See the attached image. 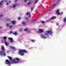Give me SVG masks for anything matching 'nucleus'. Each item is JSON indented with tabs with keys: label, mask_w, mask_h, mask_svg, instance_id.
<instances>
[{
	"label": "nucleus",
	"mask_w": 66,
	"mask_h": 66,
	"mask_svg": "<svg viewBox=\"0 0 66 66\" xmlns=\"http://www.w3.org/2000/svg\"><path fill=\"white\" fill-rule=\"evenodd\" d=\"M58 1H60V0H58Z\"/></svg>",
	"instance_id": "c03bdc74"
},
{
	"label": "nucleus",
	"mask_w": 66,
	"mask_h": 66,
	"mask_svg": "<svg viewBox=\"0 0 66 66\" xmlns=\"http://www.w3.org/2000/svg\"><path fill=\"white\" fill-rule=\"evenodd\" d=\"M11 23L13 24V25H15V21H12L11 22Z\"/></svg>",
	"instance_id": "a211bd4d"
},
{
	"label": "nucleus",
	"mask_w": 66,
	"mask_h": 66,
	"mask_svg": "<svg viewBox=\"0 0 66 66\" xmlns=\"http://www.w3.org/2000/svg\"><path fill=\"white\" fill-rule=\"evenodd\" d=\"M42 23H44V22L43 21H42Z\"/></svg>",
	"instance_id": "e433bc0d"
},
{
	"label": "nucleus",
	"mask_w": 66,
	"mask_h": 66,
	"mask_svg": "<svg viewBox=\"0 0 66 66\" xmlns=\"http://www.w3.org/2000/svg\"><path fill=\"white\" fill-rule=\"evenodd\" d=\"M31 42L32 43H34L35 42V40H33V39H31Z\"/></svg>",
	"instance_id": "5701e85b"
},
{
	"label": "nucleus",
	"mask_w": 66,
	"mask_h": 66,
	"mask_svg": "<svg viewBox=\"0 0 66 66\" xmlns=\"http://www.w3.org/2000/svg\"><path fill=\"white\" fill-rule=\"evenodd\" d=\"M3 40H2V42Z\"/></svg>",
	"instance_id": "a18cd8bd"
},
{
	"label": "nucleus",
	"mask_w": 66,
	"mask_h": 66,
	"mask_svg": "<svg viewBox=\"0 0 66 66\" xmlns=\"http://www.w3.org/2000/svg\"><path fill=\"white\" fill-rule=\"evenodd\" d=\"M45 34H46V35H48L49 34H52V32L51 30H48L46 32H45Z\"/></svg>",
	"instance_id": "20e7f679"
},
{
	"label": "nucleus",
	"mask_w": 66,
	"mask_h": 66,
	"mask_svg": "<svg viewBox=\"0 0 66 66\" xmlns=\"http://www.w3.org/2000/svg\"><path fill=\"white\" fill-rule=\"evenodd\" d=\"M4 43L5 44V45L6 46H8V43H7V42H6V40H4Z\"/></svg>",
	"instance_id": "f8f14e48"
},
{
	"label": "nucleus",
	"mask_w": 66,
	"mask_h": 66,
	"mask_svg": "<svg viewBox=\"0 0 66 66\" xmlns=\"http://www.w3.org/2000/svg\"><path fill=\"white\" fill-rule=\"evenodd\" d=\"M20 19H21V18H20V17H19L18 18V20H20Z\"/></svg>",
	"instance_id": "473e14b6"
},
{
	"label": "nucleus",
	"mask_w": 66,
	"mask_h": 66,
	"mask_svg": "<svg viewBox=\"0 0 66 66\" xmlns=\"http://www.w3.org/2000/svg\"><path fill=\"white\" fill-rule=\"evenodd\" d=\"M10 48H11V49H13V50H16V48H15L13 46H10Z\"/></svg>",
	"instance_id": "9d476101"
},
{
	"label": "nucleus",
	"mask_w": 66,
	"mask_h": 66,
	"mask_svg": "<svg viewBox=\"0 0 66 66\" xmlns=\"http://www.w3.org/2000/svg\"><path fill=\"white\" fill-rule=\"evenodd\" d=\"M8 4H9V3H6V5H8Z\"/></svg>",
	"instance_id": "4c0bfd02"
},
{
	"label": "nucleus",
	"mask_w": 66,
	"mask_h": 66,
	"mask_svg": "<svg viewBox=\"0 0 66 66\" xmlns=\"http://www.w3.org/2000/svg\"><path fill=\"white\" fill-rule=\"evenodd\" d=\"M61 13L62 14H63V12H61Z\"/></svg>",
	"instance_id": "a19ab883"
},
{
	"label": "nucleus",
	"mask_w": 66,
	"mask_h": 66,
	"mask_svg": "<svg viewBox=\"0 0 66 66\" xmlns=\"http://www.w3.org/2000/svg\"><path fill=\"white\" fill-rule=\"evenodd\" d=\"M29 28H27V29H24V31H27L28 30V29Z\"/></svg>",
	"instance_id": "a878e982"
},
{
	"label": "nucleus",
	"mask_w": 66,
	"mask_h": 66,
	"mask_svg": "<svg viewBox=\"0 0 66 66\" xmlns=\"http://www.w3.org/2000/svg\"><path fill=\"white\" fill-rule=\"evenodd\" d=\"M5 63L6 64H8V65H10L11 64V62L7 60H6L5 61Z\"/></svg>",
	"instance_id": "423d86ee"
},
{
	"label": "nucleus",
	"mask_w": 66,
	"mask_h": 66,
	"mask_svg": "<svg viewBox=\"0 0 66 66\" xmlns=\"http://www.w3.org/2000/svg\"><path fill=\"white\" fill-rule=\"evenodd\" d=\"M47 35H46L44 32V34H41L40 36L42 38H43V39H46L47 38Z\"/></svg>",
	"instance_id": "7ed1b4c3"
},
{
	"label": "nucleus",
	"mask_w": 66,
	"mask_h": 66,
	"mask_svg": "<svg viewBox=\"0 0 66 66\" xmlns=\"http://www.w3.org/2000/svg\"><path fill=\"white\" fill-rule=\"evenodd\" d=\"M27 15H29V17H30V15H31V14H30V12H27Z\"/></svg>",
	"instance_id": "dca6fc26"
},
{
	"label": "nucleus",
	"mask_w": 66,
	"mask_h": 66,
	"mask_svg": "<svg viewBox=\"0 0 66 66\" xmlns=\"http://www.w3.org/2000/svg\"><path fill=\"white\" fill-rule=\"evenodd\" d=\"M2 16H3V15H2V14L0 15V17H2Z\"/></svg>",
	"instance_id": "f704fd0d"
},
{
	"label": "nucleus",
	"mask_w": 66,
	"mask_h": 66,
	"mask_svg": "<svg viewBox=\"0 0 66 66\" xmlns=\"http://www.w3.org/2000/svg\"><path fill=\"white\" fill-rule=\"evenodd\" d=\"M5 55H6V54L4 52V53L3 54V56H5Z\"/></svg>",
	"instance_id": "bb28decb"
},
{
	"label": "nucleus",
	"mask_w": 66,
	"mask_h": 66,
	"mask_svg": "<svg viewBox=\"0 0 66 66\" xmlns=\"http://www.w3.org/2000/svg\"><path fill=\"white\" fill-rule=\"evenodd\" d=\"M35 3H37V1H38V0H35Z\"/></svg>",
	"instance_id": "7c9ffc66"
},
{
	"label": "nucleus",
	"mask_w": 66,
	"mask_h": 66,
	"mask_svg": "<svg viewBox=\"0 0 66 66\" xmlns=\"http://www.w3.org/2000/svg\"><path fill=\"white\" fill-rule=\"evenodd\" d=\"M28 4L29 5L30 4H31V3L30 2H29L28 3Z\"/></svg>",
	"instance_id": "72a5a7b5"
},
{
	"label": "nucleus",
	"mask_w": 66,
	"mask_h": 66,
	"mask_svg": "<svg viewBox=\"0 0 66 66\" xmlns=\"http://www.w3.org/2000/svg\"><path fill=\"white\" fill-rule=\"evenodd\" d=\"M6 38H7L6 37H3V39L5 40H6Z\"/></svg>",
	"instance_id": "b1692460"
},
{
	"label": "nucleus",
	"mask_w": 66,
	"mask_h": 66,
	"mask_svg": "<svg viewBox=\"0 0 66 66\" xmlns=\"http://www.w3.org/2000/svg\"><path fill=\"white\" fill-rule=\"evenodd\" d=\"M9 19V20H10V19Z\"/></svg>",
	"instance_id": "49530a36"
},
{
	"label": "nucleus",
	"mask_w": 66,
	"mask_h": 66,
	"mask_svg": "<svg viewBox=\"0 0 66 66\" xmlns=\"http://www.w3.org/2000/svg\"><path fill=\"white\" fill-rule=\"evenodd\" d=\"M63 21L64 22H66V18L65 17L63 19Z\"/></svg>",
	"instance_id": "2eb2a0df"
},
{
	"label": "nucleus",
	"mask_w": 66,
	"mask_h": 66,
	"mask_svg": "<svg viewBox=\"0 0 66 66\" xmlns=\"http://www.w3.org/2000/svg\"><path fill=\"white\" fill-rule=\"evenodd\" d=\"M60 14H61L60 13V11H59V10H58V15H60Z\"/></svg>",
	"instance_id": "c85d7f7f"
},
{
	"label": "nucleus",
	"mask_w": 66,
	"mask_h": 66,
	"mask_svg": "<svg viewBox=\"0 0 66 66\" xmlns=\"http://www.w3.org/2000/svg\"><path fill=\"white\" fill-rule=\"evenodd\" d=\"M9 59L12 62V63H14V64H17L18 63H19V61H20V59L18 58H14L13 60L12 59V57L9 56L8 57Z\"/></svg>",
	"instance_id": "f257e3e1"
},
{
	"label": "nucleus",
	"mask_w": 66,
	"mask_h": 66,
	"mask_svg": "<svg viewBox=\"0 0 66 66\" xmlns=\"http://www.w3.org/2000/svg\"><path fill=\"white\" fill-rule=\"evenodd\" d=\"M56 26H58V23H56Z\"/></svg>",
	"instance_id": "c9c22d12"
},
{
	"label": "nucleus",
	"mask_w": 66,
	"mask_h": 66,
	"mask_svg": "<svg viewBox=\"0 0 66 66\" xmlns=\"http://www.w3.org/2000/svg\"><path fill=\"white\" fill-rule=\"evenodd\" d=\"M10 26V24L9 23L6 24V27H9V26Z\"/></svg>",
	"instance_id": "aec40b11"
},
{
	"label": "nucleus",
	"mask_w": 66,
	"mask_h": 66,
	"mask_svg": "<svg viewBox=\"0 0 66 66\" xmlns=\"http://www.w3.org/2000/svg\"><path fill=\"white\" fill-rule=\"evenodd\" d=\"M22 23L23 25H25L26 24V23L24 22H22Z\"/></svg>",
	"instance_id": "393cba45"
},
{
	"label": "nucleus",
	"mask_w": 66,
	"mask_h": 66,
	"mask_svg": "<svg viewBox=\"0 0 66 66\" xmlns=\"http://www.w3.org/2000/svg\"><path fill=\"white\" fill-rule=\"evenodd\" d=\"M0 55L1 56H3V51H0Z\"/></svg>",
	"instance_id": "ddd939ff"
},
{
	"label": "nucleus",
	"mask_w": 66,
	"mask_h": 66,
	"mask_svg": "<svg viewBox=\"0 0 66 66\" xmlns=\"http://www.w3.org/2000/svg\"><path fill=\"white\" fill-rule=\"evenodd\" d=\"M55 13L56 14L58 15V9H56L55 11Z\"/></svg>",
	"instance_id": "4468645a"
},
{
	"label": "nucleus",
	"mask_w": 66,
	"mask_h": 66,
	"mask_svg": "<svg viewBox=\"0 0 66 66\" xmlns=\"http://www.w3.org/2000/svg\"><path fill=\"white\" fill-rule=\"evenodd\" d=\"M9 28H10V29H12V28H13V26H12V25H9Z\"/></svg>",
	"instance_id": "6ab92c4d"
},
{
	"label": "nucleus",
	"mask_w": 66,
	"mask_h": 66,
	"mask_svg": "<svg viewBox=\"0 0 66 66\" xmlns=\"http://www.w3.org/2000/svg\"><path fill=\"white\" fill-rule=\"evenodd\" d=\"M27 32L28 33H29L30 32V31L29 30V29L28 28V30H27Z\"/></svg>",
	"instance_id": "cd10ccee"
},
{
	"label": "nucleus",
	"mask_w": 66,
	"mask_h": 66,
	"mask_svg": "<svg viewBox=\"0 0 66 66\" xmlns=\"http://www.w3.org/2000/svg\"><path fill=\"white\" fill-rule=\"evenodd\" d=\"M8 39L10 40V41L11 43H13L14 42V41H13V38H12L9 37L8 38Z\"/></svg>",
	"instance_id": "6e6552de"
},
{
	"label": "nucleus",
	"mask_w": 66,
	"mask_h": 66,
	"mask_svg": "<svg viewBox=\"0 0 66 66\" xmlns=\"http://www.w3.org/2000/svg\"><path fill=\"white\" fill-rule=\"evenodd\" d=\"M28 52L26 51L25 50H20L19 51V54L23 56L24 55L25 53H27Z\"/></svg>",
	"instance_id": "f03ea898"
},
{
	"label": "nucleus",
	"mask_w": 66,
	"mask_h": 66,
	"mask_svg": "<svg viewBox=\"0 0 66 66\" xmlns=\"http://www.w3.org/2000/svg\"><path fill=\"white\" fill-rule=\"evenodd\" d=\"M28 19V18H27L26 19Z\"/></svg>",
	"instance_id": "79ce46f5"
},
{
	"label": "nucleus",
	"mask_w": 66,
	"mask_h": 66,
	"mask_svg": "<svg viewBox=\"0 0 66 66\" xmlns=\"http://www.w3.org/2000/svg\"><path fill=\"white\" fill-rule=\"evenodd\" d=\"M36 31L38 33H43L44 32V30L42 29H39Z\"/></svg>",
	"instance_id": "39448f33"
},
{
	"label": "nucleus",
	"mask_w": 66,
	"mask_h": 66,
	"mask_svg": "<svg viewBox=\"0 0 66 66\" xmlns=\"http://www.w3.org/2000/svg\"><path fill=\"white\" fill-rule=\"evenodd\" d=\"M19 30H20V29H19Z\"/></svg>",
	"instance_id": "de8ad7c7"
},
{
	"label": "nucleus",
	"mask_w": 66,
	"mask_h": 66,
	"mask_svg": "<svg viewBox=\"0 0 66 66\" xmlns=\"http://www.w3.org/2000/svg\"><path fill=\"white\" fill-rule=\"evenodd\" d=\"M2 50L3 51H5V49H4V47L3 45L2 46Z\"/></svg>",
	"instance_id": "f3484780"
},
{
	"label": "nucleus",
	"mask_w": 66,
	"mask_h": 66,
	"mask_svg": "<svg viewBox=\"0 0 66 66\" xmlns=\"http://www.w3.org/2000/svg\"><path fill=\"white\" fill-rule=\"evenodd\" d=\"M37 20V19H35V20H32V21H36V20Z\"/></svg>",
	"instance_id": "2f4dec72"
},
{
	"label": "nucleus",
	"mask_w": 66,
	"mask_h": 66,
	"mask_svg": "<svg viewBox=\"0 0 66 66\" xmlns=\"http://www.w3.org/2000/svg\"><path fill=\"white\" fill-rule=\"evenodd\" d=\"M7 2V1H2L0 3V7H1V6H2V3H3V2Z\"/></svg>",
	"instance_id": "0eeeda50"
},
{
	"label": "nucleus",
	"mask_w": 66,
	"mask_h": 66,
	"mask_svg": "<svg viewBox=\"0 0 66 66\" xmlns=\"http://www.w3.org/2000/svg\"><path fill=\"white\" fill-rule=\"evenodd\" d=\"M31 10H33V8H31Z\"/></svg>",
	"instance_id": "ea45409f"
},
{
	"label": "nucleus",
	"mask_w": 66,
	"mask_h": 66,
	"mask_svg": "<svg viewBox=\"0 0 66 66\" xmlns=\"http://www.w3.org/2000/svg\"><path fill=\"white\" fill-rule=\"evenodd\" d=\"M0 29H1V27H0Z\"/></svg>",
	"instance_id": "37998d69"
},
{
	"label": "nucleus",
	"mask_w": 66,
	"mask_h": 66,
	"mask_svg": "<svg viewBox=\"0 0 66 66\" xmlns=\"http://www.w3.org/2000/svg\"><path fill=\"white\" fill-rule=\"evenodd\" d=\"M55 16H53L52 17V18H51V19L52 20L54 19H55Z\"/></svg>",
	"instance_id": "412c9836"
},
{
	"label": "nucleus",
	"mask_w": 66,
	"mask_h": 66,
	"mask_svg": "<svg viewBox=\"0 0 66 66\" xmlns=\"http://www.w3.org/2000/svg\"><path fill=\"white\" fill-rule=\"evenodd\" d=\"M13 34L14 35L16 36L18 34V32L17 31H14L13 33Z\"/></svg>",
	"instance_id": "1a4fd4ad"
},
{
	"label": "nucleus",
	"mask_w": 66,
	"mask_h": 66,
	"mask_svg": "<svg viewBox=\"0 0 66 66\" xmlns=\"http://www.w3.org/2000/svg\"><path fill=\"white\" fill-rule=\"evenodd\" d=\"M9 3H11V1H9Z\"/></svg>",
	"instance_id": "58836bf2"
},
{
	"label": "nucleus",
	"mask_w": 66,
	"mask_h": 66,
	"mask_svg": "<svg viewBox=\"0 0 66 66\" xmlns=\"http://www.w3.org/2000/svg\"><path fill=\"white\" fill-rule=\"evenodd\" d=\"M56 4H54L53 5V6L52 7V8H53V7H54L55 6H56Z\"/></svg>",
	"instance_id": "4be33fe9"
},
{
	"label": "nucleus",
	"mask_w": 66,
	"mask_h": 66,
	"mask_svg": "<svg viewBox=\"0 0 66 66\" xmlns=\"http://www.w3.org/2000/svg\"><path fill=\"white\" fill-rule=\"evenodd\" d=\"M17 5V4H15L11 6V7H13V8H15L16 7V6Z\"/></svg>",
	"instance_id": "9b49d317"
},
{
	"label": "nucleus",
	"mask_w": 66,
	"mask_h": 66,
	"mask_svg": "<svg viewBox=\"0 0 66 66\" xmlns=\"http://www.w3.org/2000/svg\"><path fill=\"white\" fill-rule=\"evenodd\" d=\"M28 0H24V2H25V3H26L27 1H28Z\"/></svg>",
	"instance_id": "c756f323"
}]
</instances>
